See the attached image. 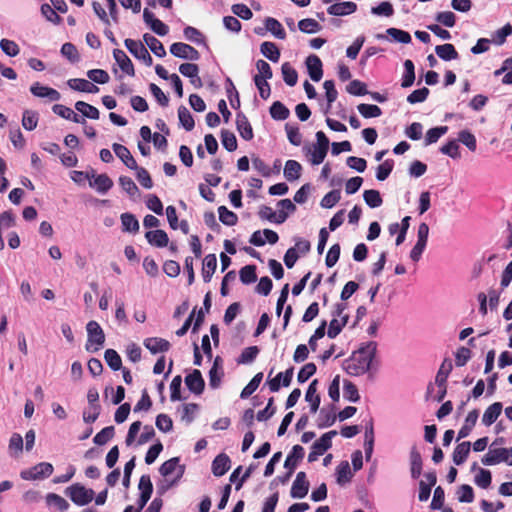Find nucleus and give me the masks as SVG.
<instances>
[{"label": "nucleus", "instance_id": "obj_1", "mask_svg": "<svg viewBox=\"0 0 512 512\" xmlns=\"http://www.w3.org/2000/svg\"><path fill=\"white\" fill-rule=\"evenodd\" d=\"M377 343L368 342L343 362V369L351 376H360L369 371L376 356Z\"/></svg>", "mask_w": 512, "mask_h": 512}, {"label": "nucleus", "instance_id": "obj_2", "mask_svg": "<svg viewBox=\"0 0 512 512\" xmlns=\"http://www.w3.org/2000/svg\"><path fill=\"white\" fill-rule=\"evenodd\" d=\"M307 152L310 154V162L312 165L321 164L329 149V139L323 131L316 132V143L311 147H306Z\"/></svg>", "mask_w": 512, "mask_h": 512}, {"label": "nucleus", "instance_id": "obj_3", "mask_svg": "<svg viewBox=\"0 0 512 512\" xmlns=\"http://www.w3.org/2000/svg\"><path fill=\"white\" fill-rule=\"evenodd\" d=\"M65 494L71 501L78 506L89 504L94 498V490L87 489L80 483H74L65 489Z\"/></svg>", "mask_w": 512, "mask_h": 512}, {"label": "nucleus", "instance_id": "obj_4", "mask_svg": "<svg viewBox=\"0 0 512 512\" xmlns=\"http://www.w3.org/2000/svg\"><path fill=\"white\" fill-rule=\"evenodd\" d=\"M502 462L512 466V447L490 448L488 453L482 458V463L486 466L497 465Z\"/></svg>", "mask_w": 512, "mask_h": 512}, {"label": "nucleus", "instance_id": "obj_5", "mask_svg": "<svg viewBox=\"0 0 512 512\" xmlns=\"http://www.w3.org/2000/svg\"><path fill=\"white\" fill-rule=\"evenodd\" d=\"M337 435V431L331 430L327 433H324L318 440H316L312 447L311 451L308 455V462H314L317 458L324 454L328 449L332 446V438Z\"/></svg>", "mask_w": 512, "mask_h": 512}, {"label": "nucleus", "instance_id": "obj_6", "mask_svg": "<svg viewBox=\"0 0 512 512\" xmlns=\"http://www.w3.org/2000/svg\"><path fill=\"white\" fill-rule=\"evenodd\" d=\"M170 53L181 59L197 61L200 59V53L193 46L183 43V42H175L170 45Z\"/></svg>", "mask_w": 512, "mask_h": 512}, {"label": "nucleus", "instance_id": "obj_7", "mask_svg": "<svg viewBox=\"0 0 512 512\" xmlns=\"http://www.w3.org/2000/svg\"><path fill=\"white\" fill-rule=\"evenodd\" d=\"M52 473V464L48 462H41L30 469L21 471L20 477L24 480H37L49 477Z\"/></svg>", "mask_w": 512, "mask_h": 512}, {"label": "nucleus", "instance_id": "obj_8", "mask_svg": "<svg viewBox=\"0 0 512 512\" xmlns=\"http://www.w3.org/2000/svg\"><path fill=\"white\" fill-rule=\"evenodd\" d=\"M124 44L128 51L137 59L141 60L146 66H151L153 63V59L145 48V46L137 40L126 39Z\"/></svg>", "mask_w": 512, "mask_h": 512}, {"label": "nucleus", "instance_id": "obj_9", "mask_svg": "<svg viewBox=\"0 0 512 512\" xmlns=\"http://www.w3.org/2000/svg\"><path fill=\"white\" fill-rule=\"evenodd\" d=\"M88 334V343L95 344L93 351H98L105 342V334L101 326L94 320H91L86 325Z\"/></svg>", "mask_w": 512, "mask_h": 512}, {"label": "nucleus", "instance_id": "obj_10", "mask_svg": "<svg viewBox=\"0 0 512 512\" xmlns=\"http://www.w3.org/2000/svg\"><path fill=\"white\" fill-rule=\"evenodd\" d=\"M309 481L307 480L306 473L300 471L297 473L296 478L292 484L290 494L293 498H304L309 491Z\"/></svg>", "mask_w": 512, "mask_h": 512}, {"label": "nucleus", "instance_id": "obj_11", "mask_svg": "<svg viewBox=\"0 0 512 512\" xmlns=\"http://www.w3.org/2000/svg\"><path fill=\"white\" fill-rule=\"evenodd\" d=\"M144 22L159 36H165L169 32V27L161 20L155 17L154 13L145 8L143 11Z\"/></svg>", "mask_w": 512, "mask_h": 512}, {"label": "nucleus", "instance_id": "obj_12", "mask_svg": "<svg viewBox=\"0 0 512 512\" xmlns=\"http://www.w3.org/2000/svg\"><path fill=\"white\" fill-rule=\"evenodd\" d=\"M32 95L38 98H47L49 101H58L61 98L60 93L51 87L43 86L39 82H35L30 87Z\"/></svg>", "mask_w": 512, "mask_h": 512}, {"label": "nucleus", "instance_id": "obj_13", "mask_svg": "<svg viewBox=\"0 0 512 512\" xmlns=\"http://www.w3.org/2000/svg\"><path fill=\"white\" fill-rule=\"evenodd\" d=\"M185 383L188 389L194 394L199 395L204 391L205 382L198 369L193 370L185 377Z\"/></svg>", "mask_w": 512, "mask_h": 512}, {"label": "nucleus", "instance_id": "obj_14", "mask_svg": "<svg viewBox=\"0 0 512 512\" xmlns=\"http://www.w3.org/2000/svg\"><path fill=\"white\" fill-rule=\"evenodd\" d=\"M306 66L310 78L314 82L320 81L323 76V65L321 59L315 54L309 55L306 58Z\"/></svg>", "mask_w": 512, "mask_h": 512}, {"label": "nucleus", "instance_id": "obj_15", "mask_svg": "<svg viewBox=\"0 0 512 512\" xmlns=\"http://www.w3.org/2000/svg\"><path fill=\"white\" fill-rule=\"evenodd\" d=\"M293 371H294L293 367H290L285 372H280L274 378L270 379L267 382L270 391L271 392L279 391V389L281 387V380H282V385L284 387H288L292 381Z\"/></svg>", "mask_w": 512, "mask_h": 512}, {"label": "nucleus", "instance_id": "obj_16", "mask_svg": "<svg viewBox=\"0 0 512 512\" xmlns=\"http://www.w3.org/2000/svg\"><path fill=\"white\" fill-rule=\"evenodd\" d=\"M258 215L263 220H268L276 224H282L288 218V213L280 210L278 213L274 212L271 207L262 205L259 208Z\"/></svg>", "mask_w": 512, "mask_h": 512}, {"label": "nucleus", "instance_id": "obj_17", "mask_svg": "<svg viewBox=\"0 0 512 512\" xmlns=\"http://www.w3.org/2000/svg\"><path fill=\"white\" fill-rule=\"evenodd\" d=\"M85 177L88 179L93 178V181L90 180V182H89L90 186L95 187L96 190L102 194H105L106 192H108L113 186V181L106 174H100V175L86 174Z\"/></svg>", "mask_w": 512, "mask_h": 512}, {"label": "nucleus", "instance_id": "obj_18", "mask_svg": "<svg viewBox=\"0 0 512 512\" xmlns=\"http://www.w3.org/2000/svg\"><path fill=\"white\" fill-rule=\"evenodd\" d=\"M305 450L301 445H294L291 452L288 454L284 467L290 470V474H293L298 462L304 458Z\"/></svg>", "mask_w": 512, "mask_h": 512}, {"label": "nucleus", "instance_id": "obj_19", "mask_svg": "<svg viewBox=\"0 0 512 512\" xmlns=\"http://www.w3.org/2000/svg\"><path fill=\"white\" fill-rule=\"evenodd\" d=\"M231 467V460L225 453L217 455L212 462V473L216 477H221L227 473Z\"/></svg>", "mask_w": 512, "mask_h": 512}, {"label": "nucleus", "instance_id": "obj_20", "mask_svg": "<svg viewBox=\"0 0 512 512\" xmlns=\"http://www.w3.org/2000/svg\"><path fill=\"white\" fill-rule=\"evenodd\" d=\"M236 127L240 136L244 140L250 141L253 139L254 134L252 126L248 118L242 112H238L236 115Z\"/></svg>", "mask_w": 512, "mask_h": 512}, {"label": "nucleus", "instance_id": "obj_21", "mask_svg": "<svg viewBox=\"0 0 512 512\" xmlns=\"http://www.w3.org/2000/svg\"><path fill=\"white\" fill-rule=\"evenodd\" d=\"M113 57L117 64L119 65L120 69L126 73L129 76L135 75V69L132 61L130 58L126 55V53L121 49H114L113 50Z\"/></svg>", "mask_w": 512, "mask_h": 512}, {"label": "nucleus", "instance_id": "obj_22", "mask_svg": "<svg viewBox=\"0 0 512 512\" xmlns=\"http://www.w3.org/2000/svg\"><path fill=\"white\" fill-rule=\"evenodd\" d=\"M177 468H179V473L176 477V479L171 483H176L177 480H179L183 473H184V466H179V458L173 457L167 461H165L159 468V472L163 477L170 476Z\"/></svg>", "mask_w": 512, "mask_h": 512}, {"label": "nucleus", "instance_id": "obj_23", "mask_svg": "<svg viewBox=\"0 0 512 512\" xmlns=\"http://www.w3.org/2000/svg\"><path fill=\"white\" fill-rule=\"evenodd\" d=\"M317 384L318 380L314 379L308 386V389L305 394V400L310 404V412L312 414L316 413L319 409L321 398L317 393Z\"/></svg>", "mask_w": 512, "mask_h": 512}, {"label": "nucleus", "instance_id": "obj_24", "mask_svg": "<svg viewBox=\"0 0 512 512\" xmlns=\"http://www.w3.org/2000/svg\"><path fill=\"white\" fill-rule=\"evenodd\" d=\"M144 346L152 353L167 352L171 344L166 339L160 337H150L144 340Z\"/></svg>", "mask_w": 512, "mask_h": 512}, {"label": "nucleus", "instance_id": "obj_25", "mask_svg": "<svg viewBox=\"0 0 512 512\" xmlns=\"http://www.w3.org/2000/svg\"><path fill=\"white\" fill-rule=\"evenodd\" d=\"M145 238L148 243L155 247H166L169 243V238L164 230L156 229L146 232Z\"/></svg>", "mask_w": 512, "mask_h": 512}, {"label": "nucleus", "instance_id": "obj_26", "mask_svg": "<svg viewBox=\"0 0 512 512\" xmlns=\"http://www.w3.org/2000/svg\"><path fill=\"white\" fill-rule=\"evenodd\" d=\"M112 148L116 156L120 158L129 169L137 168V162L127 147L118 143H114Z\"/></svg>", "mask_w": 512, "mask_h": 512}, {"label": "nucleus", "instance_id": "obj_27", "mask_svg": "<svg viewBox=\"0 0 512 512\" xmlns=\"http://www.w3.org/2000/svg\"><path fill=\"white\" fill-rule=\"evenodd\" d=\"M357 5L354 2H340L332 4L327 8V12L334 16H345L356 11Z\"/></svg>", "mask_w": 512, "mask_h": 512}, {"label": "nucleus", "instance_id": "obj_28", "mask_svg": "<svg viewBox=\"0 0 512 512\" xmlns=\"http://www.w3.org/2000/svg\"><path fill=\"white\" fill-rule=\"evenodd\" d=\"M67 84L71 89L79 92L97 93L99 91V88L95 84L82 78L69 79Z\"/></svg>", "mask_w": 512, "mask_h": 512}, {"label": "nucleus", "instance_id": "obj_29", "mask_svg": "<svg viewBox=\"0 0 512 512\" xmlns=\"http://www.w3.org/2000/svg\"><path fill=\"white\" fill-rule=\"evenodd\" d=\"M217 268V258L215 254H208L203 259L202 277L205 283L211 281V278Z\"/></svg>", "mask_w": 512, "mask_h": 512}, {"label": "nucleus", "instance_id": "obj_30", "mask_svg": "<svg viewBox=\"0 0 512 512\" xmlns=\"http://www.w3.org/2000/svg\"><path fill=\"white\" fill-rule=\"evenodd\" d=\"M479 417V412L477 409H474L468 413L465 418V422L461 429L458 432V440L462 438H466L471 433L472 429L476 425V422Z\"/></svg>", "mask_w": 512, "mask_h": 512}, {"label": "nucleus", "instance_id": "obj_31", "mask_svg": "<svg viewBox=\"0 0 512 512\" xmlns=\"http://www.w3.org/2000/svg\"><path fill=\"white\" fill-rule=\"evenodd\" d=\"M435 52L437 56L444 61H451L459 58V53L457 52L454 45L450 43L437 45L435 47Z\"/></svg>", "mask_w": 512, "mask_h": 512}, {"label": "nucleus", "instance_id": "obj_32", "mask_svg": "<svg viewBox=\"0 0 512 512\" xmlns=\"http://www.w3.org/2000/svg\"><path fill=\"white\" fill-rule=\"evenodd\" d=\"M502 412V403L495 402L488 406V408L485 410L483 417H482V423L485 426L492 425L497 418L500 416Z\"/></svg>", "mask_w": 512, "mask_h": 512}, {"label": "nucleus", "instance_id": "obj_33", "mask_svg": "<svg viewBox=\"0 0 512 512\" xmlns=\"http://www.w3.org/2000/svg\"><path fill=\"white\" fill-rule=\"evenodd\" d=\"M470 448L471 443L469 441H464L458 444L453 451V462L456 465L463 464L469 456Z\"/></svg>", "mask_w": 512, "mask_h": 512}, {"label": "nucleus", "instance_id": "obj_34", "mask_svg": "<svg viewBox=\"0 0 512 512\" xmlns=\"http://www.w3.org/2000/svg\"><path fill=\"white\" fill-rule=\"evenodd\" d=\"M302 166L296 160H288L284 167V176L288 181H295L301 176Z\"/></svg>", "mask_w": 512, "mask_h": 512}, {"label": "nucleus", "instance_id": "obj_35", "mask_svg": "<svg viewBox=\"0 0 512 512\" xmlns=\"http://www.w3.org/2000/svg\"><path fill=\"white\" fill-rule=\"evenodd\" d=\"M411 476L417 479L422 473V457L420 452L413 447L410 451Z\"/></svg>", "mask_w": 512, "mask_h": 512}, {"label": "nucleus", "instance_id": "obj_36", "mask_svg": "<svg viewBox=\"0 0 512 512\" xmlns=\"http://www.w3.org/2000/svg\"><path fill=\"white\" fill-rule=\"evenodd\" d=\"M265 29L278 39L283 40L286 38V32L282 24L275 18L267 17L265 19Z\"/></svg>", "mask_w": 512, "mask_h": 512}, {"label": "nucleus", "instance_id": "obj_37", "mask_svg": "<svg viewBox=\"0 0 512 512\" xmlns=\"http://www.w3.org/2000/svg\"><path fill=\"white\" fill-rule=\"evenodd\" d=\"M261 53L272 62H278L280 59V50L273 42L265 41L260 46Z\"/></svg>", "mask_w": 512, "mask_h": 512}, {"label": "nucleus", "instance_id": "obj_38", "mask_svg": "<svg viewBox=\"0 0 512 512\" xmlns=\"http://www.w3.org/2000/svg\"><path fill=\"white\" fill-rule=\"evenodd\" d=\"M143 39L150 50L158 57L166 56V50L163 44L154 36L149 33L144 34Z\"/></svg>", "mask_w": 512, "mask_h": 512}, {"label": "nucleus", "instance_id": "obj_39", "mask_svg": "<svg viewBox=\"0 0 512 512\" xmlns=\"http://www.w3.org/2000/svg\"><path fill=\"white\" fill-rule=\"evenodd\" d=\"M281 72L284 82L288 86H295L298 81V73L289 62H285L281 66Z\"/></svg>", "mask_w": 512, "mask_h": 512}, {"label": "nucleus", "instance_id": "obj_40", "mask_svg": "<svg viewBox=\"0 0 512 512\" xmlns=\"http://www.w3.org/2000/svg\"><path fill=\"white\" fill-rule=\"evenodd\" d=\"M404 69L405 72L402 77L401 87L408 88L411 87L415 81V67L412 60H405Z\"/></svg>", "mask_w": 512, "mask_h": 512}, {"label": "nucleus", "instance_id": "obj_41", "mask_svg": "<svg viewBox=\"0 0 512 512\" xmlns=\"http://www.w3.org/2000/svg\"><path fill=\"white\" fill-rule=\"evenodd\" d=\"M122 231L137 233L139 231V222L131 213H123L121 215Z\"/></svg>", "mask_w": 512, "mask_h": 512}, {"label": "nucleus", "instance_id": "obj_42", "mask_svg": "<svg viewBox=\"0 0 512 512\" xmlns=\"http://www.w3.org/2000/svg\"><path fill=\"white\" fill-rule=\"evenodd\" d=\"M452 363L450 360L448 359H445L443 361V363L441 364L437 374H436V377H435V383L437 386H443V385H447V379H448V376L450 374V372L452 371Z\"/></svg>", "mask_w": 512, "mask_h": 512}, {"label": "nucleus", "instance_id": "obj_43", "mask_svg": "<svg viewBox=\"0 0 512 512\" xmlns=\"http://www.w3.org/2000/svg\"><path fill=\"white\" fill-rule=\"evenodd\" d=\"M75 108L77 111H79L83 115V117H87V118L94 119V120L99 119V115H100L99 110L96 107H94L84 101L76 102Z\"/></svg>", "mask_w": 512, "mask_h": 512}, {"label": "nucleus", "instance_id": "obj_44", "mask_svg": "<svg viewBox=\"0 0 512 512\" xmlns=\"http://www.w3.org/2000/svg\"><path fill=\"white\" fill-rule=\"evenodd\" d=\"M323 87L325 89V94H326V98H327V102H328L327 107L324 110V113L328 114L331 109L332 103L335 102L337 99L338 92L335 89V84H334L333 80H326L323 83Z\"/></svg>", "mask_w": 512, "mask_h": 512}, {"label": "nucleus", "instance_id": "obj_45", "mask_svg": "<svg viewBox=\"0 0 512 512\" xmlns=\"http://www.w3.org/2000/svg\"><path fill=\"white\" fill-rule=\"evenodd\" d=\"M104 359H105L107 365L113 371L122 369V359L116 350L107 349L104 353Z\"/></svg>", "mask_w": 512, "mask_h": 512}, {"label": "nucleus", "instance_id": "obj_46", "mask_svg": "<svg viewBox=\"0 0 512 512\" xmlns=\"http://www.w3.org/2000/svg\"><path fill=\"white\" fill-rule=\"evenodd\" d=\"M226 92H227V97L229 99V102H230V105L232 106V108L239 109L240 108L239 93H238L235 85L233 84L231 78H229V77L226 78Z\"/></svg>", "mask_w": 512, "mask_h": 512}, {"label": "nucleus", "instance_id": "obj_47", "mask_svg": "<svg viewBox=\"0 0 512 512\" xmlns=\"http://www.w3.org/2000/svg\"><path fill=\"white\" fill-rule=\"evenodd\" d=\"M289 114V109L280 101H275L270 107V115L274 120H285Z\"/></svg>", "mask_w": 512, "mask_h": 512}, {"label": "nucleus", "instance_id": "obj_48", "mask_svg": "<svg viewBox=\"0 0 512 512\" xmlns=\"http://www.w3.org/2000/svg\"><path fill=\"white\" fill-rule=\"evenodd\" d=\"M363 198H364L365 203L370 208H377V207L381 206L383 203V199L380 195V192L375 189L365 190L363 193Z\"/></svg>", "mask_w": 512, "mask_h": 512}, {"label": "nucleus", "instance_id": "obj_49", "mask_svg": "<svg viewBox=\"0 0 512 512\" xmlns=\"http://www.w3.org/2000/svg\"><path fill=\"white\" fill-rule=\"evenodd\" d=\"M262 379H263L262 372L255 374L254 377L250 380V382L241 391L240 397L242 399H246L249 396H251L259 387Z\"/></svg>", "mask_w": 512, "mask_h": 512}, {"label": "nucleus", "instance_id": "obj_50", "mask_svg": "<svg viewBox=\"0 0 512 512\" xmlns=\"http://www.w3.org/2000/svg\"><path fill=\"white\" fill-rule=\"evenodd\" d=\"M358 112L364 118H376L382 115V110L379 106L374 104L361 103L357 106Z\"/></svg>", "mask_w": 512, "mask_h": 512}, {"label": "nucleus", "instance_id": "obj_51", "mask_svg": "<svg viewBox=\"0 0 512 512\" xmlns=\"http://www.w3.org/2000/svg\"><path fill=\"white\" fill-rule=\"evenodd\" d=\"M337 482L341 485L349 482L352 478L350 465L347 461H342L336 469Z\"/></svg>", "mask_w": 512, "mask_h": 512}, {"label": "nucleus", "instance_id": "obj_52", "mask_svg": "<svg viewBox=\"0 0 512 512\" xmlns=\"http://www.w3.org/2000/svg\"><path fill=\"white\" fill-rule=\"evenodd\" d=\"M219 220L227 226H234L238 222V216L233 211L227 209L226 206L218 208Z\"/></svg>", "mask_w": 512, "mask_h": 512}, {"label": "nucleus", "instance_id": "obj_53", "mask_svg": "<svg viewBox=\"0 0 512 512\" xmlns=\"http://www.w3.org/2000/svg\"><path fill=\"white\" fill-rule=\"evenodd\" d=\"M38 120H39V116L36 111L25 110L23 112V117H22V126L26 130L32 131L37 127Z\"/></svg>", "mask_w": 512, "mask_h": 512}, {"label": "nucleus", "instance_id": "obj_54", "mask_svg": "<svg viewBox=\"0 0 512 512\" xmlns=\"http://www.w3.org/2000/svg\"><path fill=\"white\" fill-rule=\"evenodd\" d=\"M184 37L195 44H206L205 36L197 28L187 26L183 30Z\"/></svg>", "mask_w": 512, "mask_h": 512}, {"label": "nucleus", "instance_id": "obj_55", "mask_svg": "<svg viewBox=\"0 0 512 512\" xmlns=\"http://www.w3.org/2000/svg\"><path fill=\"white\" fill-rule=\"evenodd\" d=\"M178 118H179L181 125L187 131H191L194 128V126H195L194 119H193L191 113L189 112V110L185 106H180L178 108Z\"/></svg>", "mask_w": 512, "mask_h": 512}, {"label": "nucleus", "instance_id": "obj_56", "mask_svg": "<svg viewBox=\"0 0 512 512\" xmlns=\"http://www.w3.org/2000/svg\"><path fill=\"white\" fill-rule=\"evenodd\" d=\"M298 28L304 33L313 34L319 32L322 27L315 19L305 18L298 22Z\"/></svg>", "mask_w": 512, "mask_h": 512}, {"label": "nucleus", "instance_id": "obj_57", "mask_svg": "<svg viewBox=\"0 0 512 512\" xmlns=\"http://www.w3.org/2000/svg\"><path fill=\"white\" fill-rule=\"evenodd\" d=\"M240 280L243 284H251L257 280L256 266L246 265L239 271Z\"/></svg>", "mask_w": 512, "mask_h": 512}, {"label": "nucleus", "instance_id": "obj_58", "mask_svg": "<svg viewBox=\"0 0 512 512\" xmlns=\"http://www.w3.org/2000/svg\"><path fill=\"white\" fill-rule=\"evenodd\" d=\"M115 435V429L113 426H107L105 428H103L100 432H98L94 438H93V442L96 444V445H104L106 444L108 441H110Z\"/></svg>", "mask_w": 512, "mask_h": 512}, {"label": "nucleus", "instance_id": "obj_59", "mask_svg": "<svg viewBox=\"0 0 512 512\" xmlns=\"http://www.w3.org/2000/svg\"><path fill=\"white\" fill-rule=\"evenodd\" d=\"M447 131V126H439L429 129L425 136V145L427 146L437 142L441 136L447 133Z\"/></svg>", "mask_w": 512, "mask_h": 512}, {"label": "nucleus", "instance_id": "obj_60", "mask_svg": "<svg viewBox=\"0 0 512 512\" xmlns=\"http://www.w3.org/2000/svg\"><path fill=\"white\" fill-rule=\"evenodd\" d=\"M346 91L355 96H364L369 93L367 85L360 80H352L347 86Z\"/></svg>", "mask_w": 512, "mask_h": 512}, {"label": "nucleus", "instance_id": "obj_61", "mask_svg": "<svg viewBox=\"0 0 512 512\" xmlns=\"http://www.w3.org/2000/svg\"><path fill=\"white\" fill-rule=\"evenodd\" d=\"M386 33L395 41L403 44H408L411 42V35L404 30L397 28H388Z\"/></svg>", "mask_w": 512, "mask_h": 512}, {"label": "nucleus", "instance_id": "obj_62", "mask_svg": "<svg viewBox=\"0 0 512 512\" xmlns=\"http://www.w3.org/2000/svg\"><path fill=\"white\" fill-rule=\"evenodd\" d=\"M394 167V161L392 159L385 160L376 169V178L379 181L386 180L391 174Z\"/></svg>", "mask_w": 512, "mask_h": 512}, {"label": "nucleus", "instance_id": "obj_63", "mask_svg": "<svg viewBox=\"0 0 512 512\" xmlns=\"http://www.w3.org/2000/svg\"><path fill=\"white\" fill-rule=\"evenodd\" d=\"M221 141L224 148L229 152H233L237 149L236 136L229 130L224 129L221 131Z\"/></svg>", "mask_w": 512, "mask_h": 512}, {"label": "nucleus", "instance_id": "obj_64", "mask_svg": "<svg viewBox=\"0 0 512 512\" xmlns=\"http://www.w3.org/2000/svg\"><path fill=\"white\" fill-rule=\"evenodd\" d=\"M458 140L464 144L470 151L474 152L477 148V142L475 136L468 130H462L459 132Z\"/></svg>", "mask_w": 512, "mask_h": 512}]
</instances>
